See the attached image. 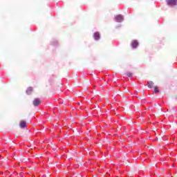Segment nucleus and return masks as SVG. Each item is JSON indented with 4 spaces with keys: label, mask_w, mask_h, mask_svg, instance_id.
Returning a JSON list of instances; mask_svg holds the SVG:
<instances>
[{
    "label": "nucleus",
    "mask_w": 177,
    "mask_h": 177,
    "mask_svg": "<svg viewBox=\"0 0 177 177\" xmlns=\"http://www.w3.org/2000/svg\"><path fill=\"white\" fill-rule=\"evenodd\" d=\"M166 2L168 6H176L177 5V0H167Z\"/></svg>",
    "instance_id": "nucleus-1"
},
{
    "label": "nucleus",
    "mask_w": 177,
    "mask_h": 177,
    "mask_svg": "<svg viewBox=\"0 0 177 177\" xmlns=\"http://www.w3.org/2000/svg\"><path fill=\"white\" fill-rule=\"evenodd\" d=\"M32 103H33V106H39V104L42 103V100H41V99L39 98H35Z\"/></svg>",
    "instance_id": "nucleus-2"
},
{
    "label": "nucleus",
    "mask_w": 177,
    "mask_h": 177,
    "mask_svg": "<svg viewBox=\"0 0 177 177\" xmlns=\"http://www.w3.org/2000/svg\"><path fill=\"white\" fill-rule=\"evenodd\" d=\"M115 19L118 23H122V21H124V17L121 15H117Z\"/></svg>",
    "instance_id": "nucleus-3"
},
{
    "label": "nucleus",
    "mask_w": 177,
    "mask_h": 177,
    "mask_svg": "<svg viewBox=\"0 0 177 177\" xmlns=\"http://www.w3.org/2000/svg\"><path fill=\"white\" fill-rule=\"evenodd\" d=\"M19 127L20 128H26L27 122H26V120H21L19 122Z\"/></svg>",
    "instance_id": "nucleus-4"
},
{
    "label": "nucleus",
    "mask_w": 177,
    "mask_h": 177,
    "mask_svg": "<svg viewBox=\"0 0 177 177\" xmlns=\"http://www.w3.org/2000/svg\"><path fill=\"white\" fill-rule=\"evenodd\" d=\"M32 92H34V88L30 86V87H28L27 89H26V93L27 95H31V93H32Z\"/></svg>",
    "instance_id": "nucleus-5"
},
{
    "label": "nucleus",
    "mask_w": 177,
    "mask_h": 177,
    "mask_svg": "<svg viewBox=\"0 0 177 177\" xmlns=\"http://www.w3.org/2000/svg\"><path fill=\"white\" fill-rule=\"evenodd\" d=\"M94 38L96 41H98V39H100V34L99 32H95Z\"/></svg>",
    "instance_id": "nucleus-6"
},
{
    "label": "nucleus",
    "mask_w": 177,
    "mask_h": 177,
    "mask_svg": "<svg viewBox=\"0 0 177 177\" xmlns=\"http://www.w3.org/2000/svg\"><path fill=\"white\" fill-rule=\"evenodd\" d=\"M138 46H139V41L133 40V49H137Z\"/></svg>",
    "instance_id": "nucleus-7"
},
{
    "label": "nucleus",
    "mask_w": 177,
    "mask_h": 177,
    "mask_svg": "<svg viewBox=\"0 0 177 177\" xmlns=\"http://www.w3.org/2000/svg\"><path fill=\"white\" fill-rule=\"evenodd\" d=\"M153 85H154V83H153V82H148V87H149L150 89H151V88H153Z\"/></svg>",
    "instance_id": "nucleus-8"
},
{
    "label": "nucleus",
    "mask_w": 177,
    "mask_h": 177,
    "mask_svg": "<svg viewBox=\"0 0 177 177\" xmlns=\"http://www.w3.org/2000/svg\"><path fill=\"white\" fill-rule=\"evenodd\" d=\"M160 93V90H158V87L155 86L154 87V93Z\"/></svg>",
    "instance_id": "nucleus-9"
},
{
    "label": "nucleus",
    "mask_w": 177,
    "mask_h": 177,
    "mask_svg": "<svg viewBox=\"0 0 177 177\" xmlns=\"http://www.w3.org/2000/svg\"><path fill=\"white\" fill-rule=\"evenodd\" d=\"M126 75H127V77H132V73L127 72V73H126Z\"/></svg>",
    "instance_id": "nucleus-10"
},
{
    "label": "nucleus",
    "mask_w": 177,
    "mask_h": 177,
    "mask_svg": "<svg viewBox=\"0 0 177 177\" xmlns=\"http://www.w3.org/2000/svg\"><path fill=\"white\" fill-rule=\"evenodd\" d=\"M131 46L133 48V42H131Z\"/></svg>",
    "instance_id": "nucleus-11"
},
{
    "label": "nucleus",
    "mask_w": 177,
    "mask_h": 177,
    "mask_svg": "<svg viewBox=\"0 0 177 177\" xmlns=\"http://www.w3.org/2000/svg\"><path fill=\"white\" fill-rule=\"evenodd\" d=\"M135 95H136V94H135V93H134L133 95L135 96Z\"/></svg>",
    "instance_id": "nucleus-12"
}]
</instances>
